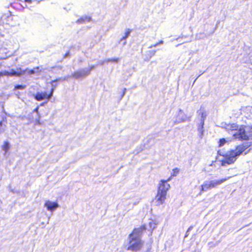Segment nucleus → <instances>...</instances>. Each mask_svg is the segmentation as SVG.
<instances>
[{"label": "nucleus", "instance_id": "nucleus-5", "mask_svg": "<svg viewBox=\"0 0 252 252\" xmlns=\"http://www.w3.org/2000/svg\"><path fill=\"white\" fill-rule=\"evenodd\" d=\"M55 89V87H53L49 92H37L34 95V98L36 100L38 101H41L44 99L49 100L53 96V93Z\"/></svg>", "mask_w": 252, "mask_h": 252}, {"label": "nucleus", "instance_id": "nucleus-15", "mask_svg": "<svg viewBox=\"0 0 252 252\" xmlns=\"http://www.w3.org/2000/svg\"><path fill=\"white\" fill-rule=\"evenodd\" d=\"M3 72H4V75L8 76H17V75H19V73H17L15 70H12L10 72H9L7 71H3Z\"/></svg>", "mask_w": 252, "mask_h": 252}, {"label": "nucleus", "instance_id": "nucleus-2", "mask_svg": "<svg viewBox=\"0 0 252 252\" xmlns=\"http://www.w3.org/2000/svg\"><path fill=\"white\" fill-rule=\"evenodd\" d=\"M146 229V225L143 224L132 230L128 235V246L127 250L138 251L142 248L143 242L141 239V236Z\"/></svg>", "mask_w": 252, "mask_h": 252}, {"label": "nucleus", "instance_id": "nucleus-27", "mask_svg": "<svg viewBox=\"0 0 252 252\" xmlns=\"http://www.w3.org/2000/svg\"><path fill=\"white\" fill-rule=\"evenodd\" d=\"M2 124V121H0V126H1Z\"/></svg>", "mask_w": 252, "mask_h": 252}, {"label": "nucleus", "instance_id": "nucleus-20", "mask_svg": "<svg viewBox=\"0 0 252 252\" xmlns=\"http://www.w3.org/2000/svg\"><path fill=\"white\" fill-rule=\"evenodd\" d=\"M19 1H22V0H17ZM24 1L26 2H27L29 4H31L32 3V2L34 1L33 0H24Z\"/></svg>", "mask_w": 252, "mask_h": 252}, {"label": "nucleus", "instance_id": "nucleus-8", "mask_svg": "<svg viewBox=\"0 0 252 252\" xmlns=\"http://www.w3.org/2000/svg\"><path fill=\"white\" fill-rule=\"evenodd\" d=\"M167 194L164 192H161L157 191V193L156 196V199H157V201L158 202V205L162 204L166 198Z\"/></svg>", "mask_w": 252, "mask_h": 252}, {"label": "nucleus", "instance_id": "nucleus-24", "mask_svg": "<svg viewBox=\"0 0 252 252\" xmlns=\"http://www.w3.org/2000/svg\"><path fill=\"white\" fill-rule=\"evenodd\" d=\"M4 74L3 71L0 72V77L1 76H4Z\"/></svg>", "mask_w": 252, "mask_h": 252}, {"label": "nucleus", "instance_id": "nucleus-16", "mask_svg": "<svg viewBox=\"0 0 252 252\" xmlns=\"http://www.w3.org/2000/svg\"><path fill=\"white\" fill-rule=\"evenodd\" d=\"M131 32V30L129 29H127L126 30V32H125L124 36L122 37V39H126L127 38L129 35L130 32Z\"/></svg>", "mask_w": 252, "mask_h": 252}, {"label": "nucleus", "instance_id": "nucleus-23", "mask_svg": "<svg viewBox=\"0 0 252 252\" xmlns=\"http://www.w3.org/2000/svg\"><path fill=\"white\" fill-rule=\"evenodd\" d=\"M152 252L151 251V248H150L148 249L146 251V252Z\"/></svg>", "mask_w": 252, "mask_h": 252}, {"label": "nucleus", "instance_id": "nucleus-13", "mask_svg": "<svg viewBox=\"0 0 252 252\" xmlns=\"http://www.w3.org/2000/svg\"><path fill=\"white\" fill-rule=\"evenodd\" d=\"M180 172V169L176 167L173 169L170 176L167 179V181H170L174 177L177 176Z\"/></svg>", "mask_w": 252, "mask_h": 252}, {"label": "nucleus", "instance_id": "nucleus-21", "mask_svg": "<svg viewBox=\"0 0 252 252\" xmlns=\"http://www.w3.org/2000/svg\"><path fill=\"white\" fill-rule=\"evenodd\" d=\"M149 54L151 55V56H152L155 55V51H149Z\"/></svg>", "mask_w": 252, "mask_h": 252}, {"label": "nucleus", "instance_id": "nucleus-22", "mask_svg": "<svg viewBox=\"0 0 252 252\" xmlns=\"http://www.w3.org/2000/svg\"><path fill=\"white\" fill-rule=\"evenodd\" d=\"M119 61V58H113V59H111V62H117Z\"/></svg>", "mask_w": 252, "mask_h": 252}, {"label": "nucleus", "instance_id": "nucleus-10", "mask_svg": "<svg viewBox=\"0 0 252 252\" xmlns=\"http://www.w3.org/2000/svg\"><path fill=\"white\" fill-rule=\"evenodd\" d=\"M39 66H36L32 69H26L25 72H26L28 74L32 75L35 73H39L40 72Z\"/></svg>", "mask_w": 252, "mask_h": 252}, {"label": "nucleus", "instance_id": "nucleus-19", "mask_svg": "<svg viewBox=\"0 0 252 252\" xmlns=\"http://www.w3.org/2000/svg\"><path fill=\"white\" fill-rule=\"evenodd\" d=\"M26 87L25 85H16L14 87V89H20L23 90Z\"/></svg>", "mask_w": 252, "mask_h": 252}, {"label": "nucleus", "instance_id": "nucleus-28", "mask_svg": "<svg viewBox=\"0 0 252 252\" xmlns=\"http://www.w3.org/2000/svg\"><path fill=\"white\" fill-rule=\"evenodd\" d=\"M160 43H163V41H160Z\"/></svg>", "mask_w": 252, "mask_h": 252}, {"label": "nucleus", "instance_id": "nucleus-18", "mask_svg": "<svg viewBox=\"0 0 252 252\" xmlns=\"http://www.w3.org/2000/svg\"><path fill=\"white\" fill-rule=\"evenodd\" d=\"M230 129L232 130H238L239 129L238 126H237L234 124H231V125H230Z\"/></svg>", "mask_w": 252, "mask_h": 252}, {"label": "nucleus", "instance_id": "nucleus-14", "mask_svg": "<svg viewBox=\"0 0 252 252\" xmlns=\"http://www.w3.org/2000/svg\"><path fill=\"white\" fill-rule=\"evenodd\" d=\"M10 145L7 141H5L1 147V150L3 151L5 153H6L9 150Z\"/></svg>", "mask_w": 252, "mask_h": 252}, {"label": "nucleus", "instance_id": "nucleus-7", "mask_svg": "<svg viewBox=\"0 0 252 252\" xmlns=\"http://www.w3.org/2000/svg\"><path fill=\"white\" fill-rule=\"evenodd\" d=\"M169 181L161 180L158 188V191L164 192L167 194V191L170 188V185L168 183Z\"/></svg>", "mask_w": 252, "mask_h": 252}, {"label": "nucleus", "instance_id": "nucleus-17", "mask_svg": "<svg viewBox=\"0 0 252 252\" xmlns=\"http://www.w3.org/2000/svg\"><path fill=\"white\" fill-rule=\"evenodd\" d=\"M226 143V140L224 138H221L219 141V146L222 147Z\"/></svg>", "mask_w": 252, "mask_h": 252}, {"label": "nucleus", "instance_id": "nucleus-1", "mask_svg": "<svg viewBox=\"0 0 252 252\" xmlns=\"http://www.w3.org/2000/svg\"><path fill=\"white\" fill-rule=\"evenodd\" d=\"M251 145V143L248 142L243 143L236 146L234 149L230 150L224 154H220V155L223 157V158L220 160V165L226 166L234 163L238 158L245 152Z\"/></svg>", "mask_w": 252, "mask_h": 252}, {"label": "nucleus", "instance_id": "nucleus-9", "mask_svg": "<svg viewBox=\"0 0 252 252\" xmlns=\"http://www.w3.org/2000/svg\"><path fill=\"white\" fill-rule=\"evenodd\" d=\"M44 206L48 210L52 212L59 207V204L56 202H52L49 200H47L45 201Z\"/></svg>", "mask_w": 252, "mask_h": 252}, {"label": "nucleus", "instance_id": "nucleus-25", "mask_svg": "<svg viewBox=\"0 0 252 252\" xmlns=\"http://www.w3.org/2000/svg\"><path fill=\"white\" fill-rule=\"evenodd\" d=\"M126 88L124 89V90H123V95H124V94H125V93H126Z\"/></svg>", "mask_w": 252, "mask_h": 252}, {"label": "nucleus", "instance_id": "nucleus-26", "mask_svg": "<svg viewBox=\"0 0 252 252\" xmlns=\"http://www.w3.org/2000/svg\"><path fill=\"white\" fill-rule=\"evenodd\" d=\"M41 0H33L34 1H37V2L40 1Z\"/></svg>", "mask_w": 252, "mask_h": 252}, {"label": "nucleus", "instance_id": "nucleus-11", "mask_svg": "<svg viewBox=\"0 0 252 252\" xmlns=\"http://www.w3.org/2000/svg\"><path fill=\"white\" fill-rule=\"evenodd\" d=\"M38 110H39V106H37L36 107V108H35L33 110L32 113L35 112V113H36V117L34 119V121L36 123L39 124L40 123V118H41V116H40V114L39 113Z\"/></svg>", "mask_w": 252, "mask_h": 252}, {"label": "nucleus", "instance_id": "nucleus-4", "mask_svg": "<svg viewBox=\"0 0 252 252\" xmlns=\"http://www.w3.org/2000/svg\"><path fill=\"white\" fill-rule=\"evenodd\" d=\"M245 126H241L238 129V131L233 134L235 138L238 139L240 140H249L252 139V130L249 132V134L248 135L245 129Z\"/></svg>", "mask_w": 252, "mask_h": 252}, {"label": "nucleus", "instance_id": "nucleus-6", "mask_svg": "<svg viewBox=\"0 0 252 252\" xmlns=\"http://www.w3.org/2000/svg\"><path fill=\"white\" fill-rule=\"evenodd\" d=\"M94 67V66L92 65L88 68L75 71L72 73V76L75 79L84 78L89 75Z\"/></svg>", "mask_w": 252, "mask_h": 252}, {"label": "nucleus", "instance_id": "nucleus-12", "mask_svg": "<svg viewBox=\"0 0 252 252\" xmlns=\"http://www.w3.org/2000/svg\"><path fill=\"white\" fill-rule=\"evenodd\" d=\"M91 20V17L90 16H83L79 18L77 21L76 23L78 24H83L86 22L90 21Z\"/></svg>", "mask_w": 252, "mask_h": 252}, {"label": "nucleus", "instance_id": "nucleus-3", "mask_svg": "<svg viewBox=\"0 0 252 252\" xmlns=\"http://www.w3.org/2000/svg\"><path fill=\"white\" fill-rule=\"evenodd\" d=\"M230 178V177H228L219 180L205 181L200 186L199 194H201L204 192L217 188L218 186L228 180Z\"/></svg>", "mask_w": 252, "mask_h": 252}]
</instances>
